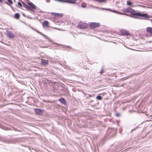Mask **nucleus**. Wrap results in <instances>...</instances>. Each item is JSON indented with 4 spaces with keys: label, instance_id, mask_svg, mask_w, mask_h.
Segmentation results:
<instances>
[{
    "label": "nucleus",
    "instance_id": "nucleus-16",
    "mask_svg": "<svg viewBox=\"0 0 152 152\" xmlns=\"http://www.w3.org/2000/svg\"><path fill=\"white\" fill-rule=\"evenodd\" d=\"M48 22L47 21H45L43 23V25L44 26H48Z\"/></svg>",
    "mask_w": 152,
    "mask_h": 152
},
{
    "label": "nucleus",
    "instance_id": "nucleus-25",
    "mask_svg": "<svg viewBox=\"0 0 152 152\" xmlns=\"http://www.w3.org/2000/svg\"><path fill=\"white\" fill-rule=\"evenodd\" d=\"M104 72V70L103 69H102L100 72V74H102V73H103Z\"/></svg>",
    "mask_w": 152,
    "mask_h": 152
},
{
    "label": "nucleus",
    "instance_id": "nucleus-27",
    "mask_svg": "<svg viewBox=\"0 0 152 152\" xmlns=\"http://www.w3.org/2000/svg\"><path fill=\"white\" fill-rule=\"evenodd\" d=\"M116 115L117 117H119V114L118 113H116Z\"/></svg>",
    "mask_w": 152,
    "mask_h": 152
},
{
    "label": "nucleus",
    "instance_id": "nucleus-34",
    "mask_svg": "<svg viewBox=\"0 0 152 152\" xmlns=\"http://www.w3.org/2000/svg\"><path fill=\"white\" fill-rule=\"evenodd\" d=\"M104 0H101V1H104Z\"/></svg>",
    "mask_w": 152,
    "mask_h": 152
},
{
    "label": "nucleus",
    "instance_id": "nucleus-30",
    "mask_svg": "<svg viewBox=\"0 0 152 152\" xmlns=\"http://www.w3.org/2000/svg\"><path fill=\"white\" fill-rule=\"evenodd\" d=\"M88 96L89 97H91L92 96L90 94H89L88 95Z\"/></svg>",
    "mask_w": 152,
    "mask_h": 152
},
{
    "label": "nucleus",
    "instance_id": "nucleus-31",
    "mask_svg": "<svg viewBox=\"0 0 152 152\" xmlns=\"http://www.w3.org/2000/svg\"><path fill=\"white\" fill-rule=\"evenodd\" d=\"M22 3L23 5V4H25V3L23 1L22 2Z\"/></svg>",
    "mask_w": 152,
    "mask_h": 152
},
{
    "label": "nucleus",
    "instance_id": "nucleus-14",
    "mask_svg": "<svg viewBox=\"0 0 152 152\" xmlns=\"http://www.w3.org/2000/svg\"><path fill=\"white\" fill-rule=\"evenodd\" d=\"M59 101L62 104H65L66 103L65 100L63 98H60L59 99Z\"/></svg>",
    "mask_w": 152,
    "mask_h": 152
},
{
    "label": "nucleus",
    "instance_id": "nucleus-33",
    "mask_svg": "<svg viewBox=\"0 0 152 152\" xmlns=\"http://www.w3.org/2000/svg\"><path fill=\"white\" fill-rule=\"evenodd\" d=\"M6 3V4H8V5H9V4H8V3Z\"/></svg>",
    "mask_w": 152,
    "mask_h": 152
},
{
    "label": "nucleus",
    "instance_id": "nucleus-24",
    "mask_svg": "<svg viewBox=\"0 0 152 152\" xmlns=\"http://www.w3.org/2000/svg\"><path fill=\"white\" fill-rule=\"evenodd\" d=\"M18 5L20 7H21L22 6V5L21 3L19 2H18Z\"/></svg>",
    "mask_w": 152,
    "mask_h": 152
},
{
    "label": "nucleus",
    "instance_id": "nucleus-3",
    "mask_svg": "<svg viewBox=\"0 0 152 152\" xmlns=\"http://www.w3.org/2000/svg\"><path fill=\"white\" fill-rule=\"evenodd\" d=\"M28 4L29 6L28 8V10H33L36 9V6L31 2H28Z\"/></svg>",
    "mask_w": 152,
    "mask_h": 152
},
{
    "label": "nucleus",
    "instance_id": "nucleus-29",
    "mask_svg": "<svg viewBox=\"0 0 152 152\" xmlns=\"http://www.w3.org/2000/svg\"><path fill=\"white\" fill-rule=\"evenodd\" d=\"M3 1V0H0V2L1 3H2Z\"/></svg>",
    "mask_w": 152,
    "mask_h": 152
},
{
    "label": "nucleus",
    "instance_id": "nucleus-13",
    "mask_svg": "<svg viewBox=\"0 0 152 152\" xmlns=\"http://www.w3.org/2000/svg\"><path fill=\"white\" fill-rule=\"evenodd\" d=\"M37 32L38 33L41 35H42L45 38L48 39L49 41H51L50 39L46 35H45V34H43L42 33L39 31H37Z\"/></svg>",
    "mask_w": 152,
    "mask_h": 152
},
{
    "label": "nucleus",
    "instance_id": "nucleus-20",
    "mask_svg": "<svg viewBox=\"0 0 152 152\" xmlns=\"http://www.w3.org/2000/svg\"><path fill=\"white\" fill-rule=\"evenodd\" d=\"M96 98L98 100H101L102 99V97L100 96H98Z\"/></svg>",
    "mask_w": 152,
    "mask_h": 152
},
{
    "label": "nucleus",
    "instance_id": "nucleus-6",
    "mask_svg": "<svg viewBox=\"0 0 152 152\" xmlns=\"http://www.w3.org/2000/svg\"><path fill=\"white\" fill-rule=\"evenodd\" d=\"M78 27L81 29H83L87 26V24L82 22H80L78 25Z\"/></svg>",
    "mask_w": 152,
    "mask_h": 152
},
{
    "label": "nucleus",
    "instance_id": "nucleus-32",
    "mask_svg": "<svg viewBox=\"0 0 152 152\" xmlns=\"http://www.w3.org/2000/svg\"><path fill=\"white\" fill-rule=\"evenodd\" d=\"M135 129H132V131H133V130H135Z\"/></svg>",
    "mask_w": 152,
    "mask_h": 152
},
{
    "label": "nucleus",
    "instance_id": "nucleus-23",
    "mask_svg": "<svg viewBox=\"0 0 152 152\" xmlns=\"http://www.w3.org/2000/svg\"><path fill=\"white\" fill-rule=\"evenodd\" d=\"M9 3L11 4H13V2L12 0H7Z\"/></svg>",
    "mask_w": 152,
    "mask_h": 152
},
{
    "label": "nucleus",
    "instance_id": "nucleus-7",
    "mask_svg": "<svg viewBox=\"0 0 152 152\" xmlns=\"http://www.w3.org/2000/svg\"><path fill=\"white\" fill-rule=\"evenodd\" d=\"M61 2L68 3L71 4H74L75 2V0H58Z\"/></svg>",
    "mask_w": 152,
    "mask_h": 152
},
{
    "label": "nucleus",
    "instance_id": "nucleus-22",
    "mask_svg": "<svg viewBox=\"0 0 152 152\" xmlns=\"http://www.w3.org/2000/svg\"><path fill=\"white\" fill-rule=\"evenodd\" d=\"M23 6L26 9H28V6L26 5L25 3L23 5Z\"/></svg>",
    "mask_w": 152,
    "mask_h": 152
},
{
    "label": "nucleus",
    "instance_id": "nucleus-28",
    "mask_svg": "<svg viewBox=\"0 0 152 152\" xmlns=\"http://www.w3.org/2000/svg\"><path fill=\"white\" fill-rule=\"evenodd\" d=\"M82 7H85V5H83V4H82L81 5Z\"/></svg>",
    "mask_w": 152,
    "mask_h": 152
},
{
    "label": "nucleus",
    "instance_id": "nucleus-9",
    "mask_svg": "<svg viewBox=\"0 0 152 152\" xmlns=\"http://www.w3.org/2000/svg\"><path fill=\"white\" fill-rule=\"evenodd\" d=\"M6 32L7 36L11 38H13L15 37V36L10 31H7Z\"/></svg>",
    "mask_w": 152,
    "mask_h": 152
},
{
    "label": "nucleus",
    "instance_id": "nucleus-15",
    "mask_svg": "<svg viewBox=\"0 0 152 152\" xmlns=\"http://www.w3.org/2000/svg\"><path fill=\"white\" fill-rule=\"evenodd\" d=\"M15 18L18 19L20 18V15L18 13H16L15 15Z\"/></svg>",
    "mask_w": 152,
    "mask_h": 152
},
{
    "label": "nucleus",
    "instance_id": "nucleus-11",
    "mask_svg": "<svg viewBox=\"0 0 152 152\" xmlns=\"http://www.w3.org/2000/svg\"><path fill=\"white\" fill-rule=\"evenodd\" d=\"M146 30L147 31L149 34L152 35V28L150 27H148L147 28Z\"/></svg>",
    "mask_w": 152,
    "mask_h": 152
},
{
    "label": "nucleus",
    "instance_id": "nucleus-12",
    "mask_svg": "<svg viewBox=\"0 0 152 152\" xmlns=\"http://www.w3.org/2000/svg\"><path fill=\"white\" fill-rule=\"evenodd\" d=\"M42 64L44 65H47L48 64V60H43L42 61Z\"/></svg>",
    "mask_w": 152,
    "mask_h": 152
},
{
    "label": "nucleus",
    "instance_id": "nucleus-1",
    "mask_svg": "<svg viewBox=\"0 0 152 152\" xmlns=\"http://www.w3.org/2000/svg\"><path fill=\"white\" fill-rule=\"evenodd\" d=\"M131 10L132 9H131L128 8L124 9V11L126 12L132 13V14L133 15L142 17V18H141L142 19H147L149 18L148 15L146 13H141L140 12L132 13V11Z\"/></svg>",
    "mask_w": 152,
    "mask_h": 152
},
{
    "label": "nucleus",
    "instance_id": "nucleus-4",
    "mask_svg": "<svg viewBox=\"0 0 152 152\" xmlns=\"http://www.w3.org/2000/svg\"><path fill=\"white\" fill-rule=\"evenodd\" d=\"M34 112L37 115H42L44 111V110L39 108H35Z\"/></svg>",
    "mask_w": 152,
    "mask_h": 152
},
{
    "label": "nucleus",
    "instance_id": "nucleus-18",
    "mask_svg": "<svg viewBox=\"0 0 152 152\" xmlns=\"http://www.w3.org/2000/svg\"><path fill=\"white\" fill-rule=\"evenodd\" d=\"M107 10H109L110 11H112V12H113L117 13V14H121V15L123 14L122 13H121L120 12H118L116 11L115 10H110V9Z\"/></svg>",
    "mask_w": 152,
    "mask_h": 152
},
{
    "label": "nucleus",
    "instance_id": "nucleus-26",
    "mask_svg": "<svg viewBox=\"0 0 152 152\" xmlns=\"http://www.w3.org/2000/svg\"><path fill=\"white\" fill-rule=\"evenodd\" d=\"M66 48H69V49H72V48L70 46H67L66 47Z\"/></svg>",
    "mask_w": 152,
    "mask_h": 152
},
{
    "label": "nucleus",
    "instance_id": "nucleus-21",
    "mask_svg": "<svg viewBox=\"0 0 152 152\" xmlns=\"http://www.w3.org/2000/svg\"><path fill=\"white\" fill-rule=\"evenodd\" d=\"M23 6L26 9H28V6L26 5L25 3L23 5Z\"/></svg>",
    "mask_w": 152,
    "mask_h": 152
},
{
    "label": "nucleus",
    "instance_id": "nucleus-2",
    "mask_svg": "<svg viewBox=\"0 0 152 152\" xmlns=\"http://www.w3.org/2000/svg\"><path fill=\"white\" fill-rule=\"evenodd\" d=\"M58 89H59V92H60L62 91L64 94H67L68 93V91L67 89L60 86H59L58 87Z\"/></svg>",
    "mask_w": 152,
    "mask_h": 152
},
{
    "label": "nucleus",
    "instance_id": "nucleus-19",
    "mask_svg": "<svg viewBox=\"0 0 152 152\" xmlns=\"http://www.w3.org/2000/svg\"><path fill=\"white\" fill-rule=\"evenodd\" d=\"M127 4L129 6H132V3L130 2V1H127Z\"/></svg>",
    "mask_w": 152,
    "mask_h": 152
},
{
    "label": "nucleus",
    "instance_id": "nucleus-10",
    "mask_svg": "<svg viewBox=\"0 0 152 152\" xmlns=\"http://www.w3.org/2000/svg\"><path fill=\"white\" fill-rule=\"evenodd\" d=\"M18 140L16 139H13V140H7L6 141V142L7 143H14L15 142H17Z\"/></svg>",
    "mask_w": 152,
    "mask_h": 152
},
{
    "label": "nucleus",
    "instance_id": "nucleus-5",
    "mask_svg": "<svg viewBox=\"0 0 152 152\" xmlns=\"http://www.w3.org/2000/svg\"><path fill=\"white\" fill-rule=\"evenodd\" d=\"M100 24L99 23L91 22L89 25L92 28L97 27L100 26Z\"/></svg>",
    "mask_w": 152,
    "mask_h": 152
},
{
    "label": "nucleus",
    "instance_id": "nucleus-8",
    "mask_svg": "<svg viewBox=\"0 0 152 152\" xmlns=\"http://www.w3.org/2000/svg\"><path fill=\"white\" fill-rule=\"evenodd\" d=\"M121 33L122 35L123 36H128L129 35V33L125 30H121Z\"/></svg>",
    "mask_w": 152,
    "mask_h": 152
},
{
    "label": "nucleus",
    "instance_id": "nucleus-17",
    "mask_svg": "<svg viewBox=\"0 0 152 152\" xmlns=\"http://www.w3.org/2000/svg\"><path fill=\"white\" fill-rule=\"evenodd\" d=\"M55 16L57 17H62L63 15L62 13H57L56 14Z\"/></svg>",
    "mask_w": 152,
    "mask_h": 152
}]
</instances>
